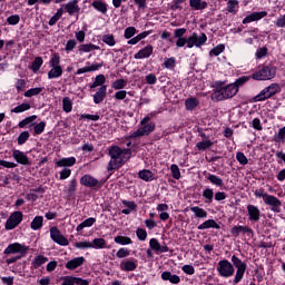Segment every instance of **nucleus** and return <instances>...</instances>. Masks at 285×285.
Masks as SVG:
<instances>
[{"label": "nucleus", "mask_w": 285, "mask_h": 285, "mask_svg": "<svg viewBox=\"0 0 285 285\" xmlns=\"http://www.w3.org/2000/svg\"><path fill=\"white\" fill-rule=\"evenodd\" d=\"M203 197L205 199V204H213L215 191L213 190V188H205L203 191Z\"/></svg>", "instance_id": "473e14b6"}, {"label": "nucleus", "mask_w": 285, "mask_h": 285, "mask_svg": "<svg viewBox=\"0 0 285 285\" xmlns=\"http://www.w3.org/2000/svg\"><path fill=\"white\" fill-rule=\"evenodd\" d=\"M62 109L65 112H72V99H70V97L62 99Z\"/></svg>", "instance_id": "79ce46f5"}, {"label": "nucleus", "mask_w": 285, "mask_h": 285, "mask_svg": "<svg viewBox=\"0 0 285 285\" xmlns=\"http://www.w3.org/2000/svg\"><path fill=\"white\" fill-rule=\"evenodd\" d=\"M126 86H128V81L126 79H117L112 82L114 90H122Z\"/></svg>", "instance_id": "37998d69"}, {"label": "nucleus", "mask_w": 285, "mask_h": 285, "mask_svg": "<svg viewBox=\"0 0 285 285\" xmlns=\"http://www.w3.org/2000/svg\"><path fill=\"white\" fill-rule=\"evenodd\" d=\"M190 210L196 217H199L200 219H206V217H208V212L202 207H190Z\"/></svg>", "instance_id": "7c9ffc66"}, {"label": "nucleus", "mask_w": 285, "mask_h": 285, "mask_svg": "<svg viewBox=\"0 0 285 285\" xmlns=\"http://www.w3.org/2000/svg\"><path fill=\"white\" fill-rule=\"evenodd\" d=\"M137 35V29L135 27H128L125 29V39H132Z\"/></svg>", "instance_id": "4d7b16f0"}, {"label": "nucleus", "mask_w": 285, "mask_h": 285, "mask_svg": "<svg viewBox=\"0 0 285 285\" xmlns=\"http://www.w3.org/2000/svg\"><path fill=\"white\" fill-rule=\"evenodd\" d=\"M232 266L236 268V275L234 277V284H239L244 279V274L246 273L247 265L239 257L232 256Z\"/></svg>", "instance_id": "423d86ee"}, {"label": "nucleus", "mask_w": 285, "mask_h": 285, "mask_svg": "<svg viewBox=\"0 0 285 285\" xmlns=\"http://www.w3.org/2000/svg\"><path fill=\"white\" fill-rule=\"evenodd\" d=\"M199 106V100L197 98H188L185 101L186 110H195Z\"/></svg>", "instance_id": "e433bc0d"}, {"label": "nucleus", "mask_w": 285, "mask_h": 285, "mask_svg": "<svg viewBox=\"0 0 285 285\" xmlns=\"http://www.w3.org/2000/svg\"><path fill=\"white\" fill-rule=\"evenodd\" d=\"M120 269L126 272V273H130L132 271H136L137 269V262H135L132 259L122 261L120 263Z\"/></svg>", "instance_id": "5701e85b"}, {"label": "nucleus", "mask_w": 285, "mask_h": 285, "mask_svg": "<svg viewBox=\"0 0 285 285\" xmlns=\"http://www.w3.org/2000/svg\"><path fill=\"white\" fill-rule=\"evenodd\" d=\"M61 57L59 53H53L49 61L51 70L48 72V79H59L63 75V69L61 68Z\"/></svg>", "instance_id": "20e7f679"}, {"label": "nucleus", "mask_w": 285, "mask_h": 285, "mask_svg": "<svg viewBox=\"0 0 285 285\" xmlns=\"http://www.w3.org/2000/svg\"><path fill=\"white\" fill-rule=\"evenodd\" d=\"M128 256H130V250H128V248H120L116 253V257H118L119 259H124V257Z\"/></svg>", "instance_id": "e2e57ef3"}, {"label": "nucleus", "mask_w": 285, "mask_h": 285, "mask_svg": "<svg viewBox=\"0 0 285 285\" xmlns=\"http://www.w3.org/2000/svg\"><path fill=\"white\" fill-rule=\"evenodd\" d=\"M149 246L151 250H155L156 253H168L169 248L166 245H160L159 240L157 238H151L149 240Z\"/></svg>", "instance_id": "aec40b11"}, {"label": "nucleus", "mask_w": 285, "mask_h": 285, "mask_svg": "<svg viewBox=\"0 0 285 285\" xmlns=\"http://www.w3.org/2000/svg\"><path fill=\"white\" fill-rule=\"evenodd\" d=\"M131 155L132 150L130 149H121L119 146H111L109 148V156L111 159L107 170H117V168H121V166L130 159Z\"/></svg>", "instance_id": "f257e3e1"}, {"label": "nucleus", "mask_w": 285, "mask_h": 285, "mask_svg": "<svg viewBox=\"0 0 285 285\" xmlns=\"http://www.w3.org/2000/svg\"><path fill=\"white\" fill-rule=\"evenodd\" d=\"M276 26H277V28H285V14L284 16H279L276 19Z\"/></svg>", "instance_id": "774afa93"}, {"label": "nucleus", "mask_w": 285, "mask_h": 285, "mask_svg": "<svg viewBox=\"0 0 285 285\" xmlns=\"http://www.w3.org/2000/svg\"><path fill=\"white\" fill-rule=\"evenodd\" d=\"M75 164H77V158L76 157L62 158L58 163H56V165L59 168H63L66 166H75Z\"/></svg>", "instance_id": "c85d7f7f"}, {"label": "nucleus", "mask_w": 285, "mask_h": 285, "mask_svg": "<svg viewBox=\"0 0 285 285\" xmlns=\"http://www.w3.org/2000/svg\"><path fill=\"white\" fill-rule=\"evenodd\" d=\"M208 181H210V184H213V186H217L218 188H222V186H224V180L213 174H209L207 177Z\"/></svg>", "instance_id": "c9c22d12"}, {"label": "nucleus", "mask_w": 285, "mask_h": 285, "mask_svg": "<svg viewBox=\"0 0 285 285\" xmlns=\"http://www.w3.org/2000/svg\"><path fill=\"white\" fill-rule=\"evenodd\" d=\"M79 52H92V50H99V46L97 45H80L78 47Z\"/></svg>", "instance_id": "a19ab883"}, {"label": "nucleus", "mask_w": 285, "mask_h": 285, "mask_svg": "<svg viewBox=\"0 0 285 285\" xmlns=\"http://www.w3.org/2000/svg\"><path fill=\"white\" fill-rule=\"evenodd\" d=\"M19 21H21V17H19V14L10 16L7 19V23H9V26H17V23H19Z\"/></svg>", "instance_id": "680f3d73"}, {"label": "nucleus", "mask_w": 285, "mask_h": 285, "mask_svg": "<svg viewBox=\"0 0 285 285\" xmlns=\"http://www.w3.org/2000/svg\"><path fill=\"white\" fill-rule=\"evenodd\" d=\"M114 242L116 244H120V246H128V245L132 244V239L127 236H116L114 238Z\"/></svg>", "instance_id": "4c0bfd02"}, {"label": "nucleus", "mask_w": 285, "mask_h": 285, "mask_svg": "<svg viewBox=\"0 0 285 285\" xmlns=\"http://www.w3.org/2000/svg\"><path fill=\"white\" fill-rule=\"evenodd\" d=\"M12 157L17 160L18 164H21L22 166H30V159L26 153L16 149L12 153Z\"/></svg>", "instance_id": "a211bd4d"}, {"label": "nucleus", "mask_w": 285, "mask_h": 285, "mask_svg": "<svg viewBox=\"0 0 285 285\" xmlns=\"http://www.w3.org/2000/svg\"><path fill=\"white\" fill-rule=\"evenodd\" d=\"M236 159L243 166H246V164H248V158H246V155H244V153H242V151L236 154Z\"/></svg>", "instance_id": "69168bd1"}, {"label": "nucleus", "mask_w": 285, "mask_h": 285, "mask_svg": "<svg viewBox=\"0 0 285 285\" xmlns=\"http://www.w3.org/2000/svg\"><path fill=\"white\" fill-rule=\"evenodd\" d=\"M75 279L76 277L66 276L61 285H76Z\"/></svg>", "instance_id": "338daca9"}, {"label": "nucleus", "mask_w": 285, "mask_h": 285, "mask_svg": "<svg viewBox=\"0 0 285 285\" xmlns=\"http://www.w3.org/2000/svg\"><path fill=\"white\" fill-rule=\"evenodd\" d=\"M224 50H226V47L224 45H218L209 51V56L219 57V55L224 52Z\"/></svg>", "instance_id": "49530a36"}, {"label": "nucleus", "mask_w": 285, "mask_h": 285, "mask_svg": "<svg viewBox=\"0 0 285 285\" xmlns=\"http://www.w3.org/2000/svg\"><path fill=\"white\" fill-rule=\"evenodd\" d=\"M230 233L233 235V237H239V235H246V233H253V228L248 227V226H234L230 229Z\"/></svg>", "instance_id": "412c9836"}, {"label": "nucleus", "mask_w": 285, "mask_h": 285, "mask_svg": "<svg viewBox=\"0 0 285 285\" xmlns=\"http://www.w3.org/2000/svg\"><path fill=\"white\" fill-rule=\"evenodd\" d=\"M153 45H148L144 49L139 50L136 55H134V59H148V57L153 55Z\"/></svg>", "instance_id": "4be33fe9"}, {"label": "nucleus", "mask_w": 285, "mask_h": 285, "mask_svg": "<svg viewBox=\"0 0 285 285\" xmlns=\"http://www.w3.org/2000/svg\"><path fill=\"white\" fill-rule=\"evenodd\" d=\"M213 141L210 140H203L196 144V148H198V150H208V148H213Z\"/></svg>", "instance_id": "c03bdc74"}, {"label": "nucleus", "mask_w": 285, "mask_h": 285, "mask_svg": "<svg viewBox=\"0 0 285 285\" xmlns=\"http://www.w3.org/2000/svg\"><path fill=\"white\" fill-rule=\"evenodd\" d=\"M206 41H208V37L206 36V33H200L199 36L194 32L187 38V48H202V46H204Z\"/></svg>", "instance_id": "6e6552de"}, {"label": "nucleus", "mask_w": 285, "mask_h": 285, "mask_svg": "<svg viewBox=\"0 0 285 285\" xmlns=\"http://www.w3.org/2000/svg\"><path fill=\"white\" fill-rule=\"evenodd\" d=\"M108 88L102 85L99 90L94 95V102L101 104L106 99Z\"/></svg>", "instance_id": "b1692460"}, {"label": "nucleus", "mask_w": 285, "mask_h": 285, "mask_svg": "<svg viewBox=\"0 0 285 285\" xmlns=\"http://www.w3.org/2000/svg\"><path fill=\"white\" fill-rule=\"evenodd\" d=\"M138 176L144 181H153V179H155V175L148 169L140 170Z\"/></svg>", "instance_id": "72a5a7b5"}, {"label": "nucleus", "mask_w": 285, "mask_h": 285, "mask_svg": "<svg viewBox=\"0 0 285 285\" xmlns=\"http://www.w3.org/2000/svg\"><path fill=\"white\" fill-rule=\"evenodd\" d=\"M42 227H43V216H36L30 224L31 230H41Z\"/></svg>", "instance_id": "cd10ccee"}, {"label": "nucleus", "mask_w": 285, "mask_h": 285, "mask_svg": "<svg viewBox=\"0 0 285 285\" xmlns=\"http://www.w3.org/2000/svg\"><path fill=\"white\" fill-rule=\"evenodd\" d=\"M41 92H43V88L41 87L31 88L24 92V97H37V95H41Z\"/></svg>", "instance_id": "a18cd8bd"}, {"label": "nucleus", "mask_w": 285, "mask_h": 285, "mask_svg": "<svg viewBox=\"0 0 285 285\" xmlns=\"http://www.w3.org/2000/svg\"><path fill=\"white\" fill-rule=\"evenodd\" d=\"M65 10L68 12L69 17L73 14H79L81 8H79V0H71L65 4Z\"/></svg>", "instance_id": "f3484780"}, {"label": "nucleus", "mask_w": 285, "mask_h": 285, "mask_svg": "<svg viewBox=\"0 0 285 285\" xmlns=\"http://www.w3.org/2000/svg\"><path fill=\"white\" fill-rule=\"evenodd\" d=\"M235 95H237V87H235L233 83H229L216 90L213 94V99H216V101H224L226 99H233Z\"/></svg>", "instance_id": "7ed1b4c3"}, {"label": "nucleus", "mask_w": 285, "mask_h": 285, "mask_svg": "<svg viewBox=\"0 0 285 285\" xmlns=\"http://www.w3.org/2000/svg\"><path fill=\"white\" fill-rule=\"evenodd\" d=\"M282 91L279 83H272L268 87L264 88L258 95L254 97V101H266L271 97H275L277 92Z\"/></svg>", "instance_id": "39448f33"}, {"label": "nucleus", "mask_w": 285, "mask_h": 285, "mask_svg": "<svg viewBox=\"0 0 285 285\" xmlns=\"http://www.w3.org/2000/svg\"><path fill=\"white\" fill-rule=\"evenodd\" d=\"M237 8H239V1H237V0H228V2H227V10L232 14H237Z\"/></svg>", "instance_id": "ea45409f"}, {"label": "nucleus", "mask_w": 285, "mask_h": 285, "mask_svg": "<svg viewBox=\"0 0 285 285\" xmlns=\"http://www.w3.org/2000/svg\"><path fill=\"white\" fill-rule=\"evenodd\" d=\"M46 262H48V257L43 256V255H39L37 256L33 261H32V267L33 268H40V266H43V264H46Z\"/></svg>", "instance_id": "58836bf2"}, {"label": "nucleus", "mask_w": 285, "mask_h": 285, "mask_svg": "<svg viewBox=\"0 0 285 285\" xmlns=\"http://www.w3.org/2000/svg\"><path fill=\"white\" fill-rule=\"evenodd\" d=\"M189 8H191V10H206L208 2L203 0H189Z\"/></svg>", "instance_id": "a878e982"}, {"label": "nucleus", "mask_w": 285, "mask_h": 285, "mask_svg": "<svg viewBox=\"0 0 285 285\" xmlns=\"http://www.w3.org/2000/svg\"><path fill=\"white\" fill-rule=\"evenodd\" d=\"M208 228H219L215 219H208L198 226V230H206Z\"/></svg>", "instance_id": "2f4dec72"}, {"label": "nucleus", "mask_w": 285, "mask_h": 285, "mask_svg": "<svg viewBox=\"0 0 285 285\" xmlns=\"http://www.w3.org/2000/svg\"><path fill=\"white\" fill-rule=\"evenodd\" d=\"M80 184L87 188H101L102 184L99 183V179L92 177L91 175H85L80 179Z\"/></svg>", "instance_id": "4468645a"}, {"label": "nucleus", "mask_w": 285, "mask_h": 285, "mask_svg": "<svg viewBox=\"0 0 285 285\" xmlns=\"http://www.w3.org/2000/svg\"><path fill=\"white\" fill-rule=\"evenodd\" d=\"M176 65H177V60L175 58H168L164 62L165 68L169 70H173V68H175Z\"/></svg>", "instance_id": "0e129e2a"}, {"label": "nucleus", "mask_w": 285, "mask_h": 285, "mask_svg": "<svg viewBox=\"0 0 285 285\" xmlns=\"http://www.w3.org/2000/svg\"><path fill=\"white\" fill-rule=\"evenodd\" d=\"M102 41H104V43H106L107 46H110V47H112L117 43V41L115 40V36H112V35H105L102 37Z\"/></svg>", "instance_id": "6e6d98bb"}, {"label": "nucleus", "mask_w": 285, "mask_h": 285, "mask_svg": "<svg viewBox=\"0 0 285 285\" xmlns=\"http://www.w3.org/2000/svg\"><path fill=\"white\" fill-rule=\"evenodd\" d=\"M106 83V76L104 75H98L96 78H95V81L94 83L90 86V88H97L99 86H104Z\"/></svg>", "instance_id": "de8ad7c7"}, {"label": "nucleus", "mask_w": 285, "mask_h": 285, "mask_svg": "<svg viewBox=\"0 0 285 285\" xmlns=\"http://www.w3.org/2000/svg\"><path fill=\"white\" fill-rule=\"evenodd\" d=\"M17 253H20L21 257H26V255L28 254V247L19 243H13L8 245V247L3 252L4 255H13Z\"/></svg>", "instance_id": "f8f14e48"}, {"label": "nucleus", "mask_w": 285, "mask_h": 285, "mask_svg": "<svg viewBox=\"0 0 285 285\" xmlns=\"http://www.w3.org/2000/svg\"><path fill=\"white\" fill-rule=\"evenodd\" d=\"M96 222H97V219L94 218V217L87 218L85 222H82L81 224H79V225L76 227L77 233H81V230H82L83 228H90L91 226L95 225Z\"/></svg>", "instance_id": "bb28decb"}, {"label": "nucleus", "mask_w": 285, "mask_h": 285, "mask_svg": "<svg viewBox=\"0 0 285 285\" xmlns=\"http://www.w3.org/2000/svg\"><path fill=\"white\" fill-rule=\"evenodd\" d=\"M28 139H30V132L28 131H22L19 136H18V145L19 146H23V144H26L28 141Z\"/></svg>", "instance_id": "603ef678"}, {"label": "nucleus", "mask_w": 285, "mask_h": 285, "mask_svg": "<svg viewBox=\"0 0 285 285\" xmlns=\"http://www.w3.org/2000/svg\"><path fill=\"white\" fill-rule=\"evenodd\" d=\"M161 279L164 282H170V284H179L181 282L178 275L171 274L170 272H163Z\"/></svg>", "instance_id": "393cba45"}, {"label": "nucleus", "mask_w": 285, "mask_h": 285, "mask_svg": "<svg viewBox=\"0 0 285 285\" xmlns=\"http://www.w3.org/2000/svg\"><path fill=\"white\" fill-rule=\"evenodd\" d=\"M263 202L266 206H271L273 213H282V200L273 195H263Z\"/></svg>", "instance_id": "9b49d317"}, {"label": "nucleus", "mask_w": 285, "mask_h": 285, "mask_svg": "<svg viewBox=\"0 0 285 285\" xmlns=\"http://www.w3.org/2000/svg\"><path fill=\"white\" fill-rule=\"evenodd\" d=\"M92 8H95V10L98 12H101V14H106V12H108V4H106L104 1L95 0L92 2Z\"/></svg>", "instance_id": "c756f323"}, {"label": "nucleus", "mask_w": 285, "mask_h": 285, "mask_svg": "<svg viewBox=\"0 0 285 285\" xmlns=\"http://www.w3.org/2000/svg\"><path fill=\"white\" fill-rule=\"evenodd\" d=\"M277 75V68L273 66H265L258 71L254 72L252 79L255 81H271V79H275Z\"/></svg>", "instance_id": "f03ea898"}, {"label": "nucleus", "mask_w": 285, "mask_h": 285, "mask_svg": "<svg viewBox=\"0 0 285 285\" xmlns=\"http://www.w3.org/2000/svg\"><path fill=\"white\" fill-rule=\"evenodd\" d=\"M217 272L220 277H233L235 275V267L228 259H223L217 265Z\"/></svg>", "instance_id": "0eeeda50"}, {"label": "nucleus", "mask_w": 285, "mask_h": 285, "mask_svg": "<svg viewBox=\"0 0 285 285\" xmlns=\"http://www.w3.org/2000/svg\"><path fill=\"white\" fill-rule=\"evenodd\" d=\"M274 141L279 144V141H285V126L282 127L278 132L274 136Z\"/></svg>", "instance_id": "8fccbe9b"}, {"label": "nucleus", "mask_w": 285, "mask_h": 285, "mask_svg": "<svg viewBox=\"0 0 285 285\" xmlns=\"http://www.w3.org/2000/svg\"><path fill=\"white\" fill-rule=\"evenodd\" d=\"M136 235L140 242H146V239L148 237V232H146V229H144V228H138L136 230Z\"/></svg>", "instance_id": "bf43d9fd"}, {"label": "nucleus", "mask_w": 285, "mask_h": 285, "mask_svg": "<svg viewBox=\"0 0 285 285\" xmlns=\"http://www.w3.org/2000/svg\"><path fill=\"white\" fill-rule=\"evenodd\" d=\"M41 66H43V59L41 57H37L35 58L31 65V69L33 70V72H39V69L41 68Z\"/></svg>", "instance_id": "09e8293b"}, {"label": "nucleus", "mask_w": 285, "mask_h": 285, "mask_svg": "<svg viewBox=\"0 0 285 285\" xmlns=\"http://www.w3.org/2000/svg\"><path fill=\"white\" fill-rule=\"evenodd\" d=\"M247 213L249 215V217H248L249 222H259V219L262 217V212L259 210V207H257L255 205H248Z\"/></svg>", "instance_id": "2eb2a0df"}, {"label": "nucleus", "mask_w": 285, "mask_h": 285, "mask_svg": "<svg viewBox=\"0 0 285 285\" xmlns=\"http://www.w3.org/2000/svg\"><path fill=\"white\" fill-rule=\"evenodd\" d=\"M46 130V121H40L33 126V135H41Z\"/></svg>", "instance_id": "3c124183"}, {"label": "nucleus", "mask_w": 285, "mask_h": 285, "mask_svg": "<svg viewBox=\"0 0 285 285\" xmlns=\"http://www.w3.org/2000/svg\"><path fill=\"white\" fill-rule=\"evenodd\" d=\"M264 17H268L267 11H256L245 17L243 19V23L246 24V23H252V21H259L261 19H264Z\"/></svg>", "instance_id": "dca6fc26"}, {"label": "nucleus", "mask_w": 285, "mask_h": 285, "mask_svg": "<svg viewBox=\"0 0 285 285\" xmlns=\"http://www.w3.org/2000/svg\"><path fill=\"white\" fill-rule=\"evenodd\" d=\"M150 132H155V122L140 125V127L129 136V139H137V137H146L150 135Z\"/></svg>", "instance_id": "1a4fd4ad"}, {"label": "nucleus", "mask_w": 285, "mask_h": 285, "mask_svg": "<svg viewBox=\"0 0 285 285\" xmlns=\"http://www.w3.org/2000/svg\"><path fill=\"white\" fill-rule=\"evenodd\" d=\"M247 81H250V76H242L238 79H236L235 82L232 83V86H234L237 92H239V88H242L244 83H247Z\"/></svg>", "instance_id": "f704fd0d"}, {"label": "nucleus", "mask_w": 285, "mask_h": 285, "mask_svg": "<svg viewBox=\"0 0 285 285\" xmlns=\"http://www.w3.org/2000/svg\"><path fill=\"white\" fill-rule=\"evenodd\" d=\"M50 237L52 242L56 244H59V246H68L70 242H68V238L61 234V230L57 226H53L50 228Z\"/></svg>", "instance_id": "ddd939ff"}, {"label": "nucleus", "mask_w": 285, "mask_h": 285, "mask_svg": "<svg viewBox=\"0 0 285 285\" xmlns=\"http://www.w3.org/2000/svg\"><path fill=\"white\" fill-rule=\"evenodd\" d=\"M83 262H86L83 256L76 257L71 261H68L65 265V268H67V271H76V268H79V266H83Z\"/></svg>", "instance_id": "6ab92c4d"}, {"label": "nucleus", "mask_w": 285, "mask_h": 285, "mask_svg": "<svg viewBox=\"0 0 285 285\" xmlns=\"http://www.w3.org/2000/svg\"><path fill=\"white\" fill-rule=\"evenodd\" d=\"M76 248H79L80 250H83L86 248H92V243L85 240V242H78L75 244Z\"/></svg>", "instance_id": "052dcab7"}, {"label": "nucleus", "mask_w": 285, "mask_h": 285, "mask_svg": "<svg viewBox=\"0 0 285 285\" xmlns=\"http://www.w3.org/2000/svg\"><path fill=\"white\" fill-rule=\"evenodd\" d=\"M170 170L174 179H181V171L179 170V166L173 164L170 166Z\"/></svg>", "instance_id": "864d4df0"}, {"label": "nucleus", "mask_w": 285, "mask_h": 285, "mask_svg": "<svg viewBox=\"0 0 285 285\" xmlns=\"http://www.w3.org/2000/svg\"><path fill=\"white\" fill-rule=\"evenodd\" d=\"M21 222H23V213L13 212L7 219L4 228L6 230H14V227L20 225Z\"/></svg>", "instance_id": "9d476101"}, {"label": "nucleus", "mask_w": 285, "mask_h": 285, "mask_svg": "<svg viewBox=\"0 0 285 285\" xmlns=\"http://www.w3.org/2000/svg\"><path fill=\"white\" fill-rule=\"evenodd\" d=\"M91 244H92L91 248H105L107 243H106V239L104 238H95Z\"/></svg>", "instance_id": "5fc2aeb1"}, {"label": "nucleus", "mask_w": 285, "mask_h": 285, "mask_svg": "<svg viewBox=\"0 0 285 285\" xmlns=\"http://www.w3.org/2000/svg\"><path fill=\"white\" fill-rule=\"evenodd\" d=\"M26 110H30V104H21L11 110V112H26Z\"/></svg>", "instance_id": "13d9d810"}]
</instances>
